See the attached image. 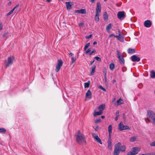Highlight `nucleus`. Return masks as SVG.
<instances>
[{
	"label": "nucleus",
	"instance_id": "ddd939ff",
	"mask_svg": "<svg viewBox=\"0 0 155 155\" xmlns=\"http://www.w3.org/2000/svg\"><path fill=\"white\" fill-rule=\"evenodd\" d=\"M111 138L110 137L109 138L108 140V146L107 147L109 149L111 150L112 149V145H111Z\"/></svg>",
	"mask_w": 155,
	"mask_h": 155
},
{
	"label": "nucleus",
	"instance_id": "603ef678",
	"mask_svg": "<svg viewBox=\"0 0 155 155\" xmlns=\"http://www.w3.org/2000/svg\"><path fill=\"white\" fill-rule=\"evenodd\" d=\"M69 54L71 55V56L72 57L73 56L74 54L70 52V53H69Z\"/></svg>",
	"mask_w": 155,
	"mask_h": 155
},
{
	"label": "nucleus",
	"instance_id": "e433bc0d",
	"mask_svg": "<svg viewBox=\"0 0 155 155\" xmlns=\"http://www.w3.org/2000/svg\"><path fill=\"white\" fill-rule=\"evenodd\" d=\"M101 121V120L100 118H98L96 120H95V123H97L100 122Z\"/></svg>",
	"mask_w": 155,
	"mask_h": 155
},
{
	"label": "nucleus",
	"instance_id": "37998d69",
	"mask_svg": "<svg viewBox=\"0 0 155 155\" xmlns=\"http://www.w3.org/2000/svg\"><path fill=\"white\" fill-rule=\"evenodd\" d=\"M92 36V34H90L89 35L87 36L86 37V38L87 39H89L90 38H91Z\"/></svg>",
	"mask_w": 155,
	"mask_h": 155
},
{
	"label": "nucleus",
	"instance_id": "412c9836",
	"mask_svg": "<svg viewBox=\"0 0 155 155\" xmlns=\"http://www.w3.org/2000/svg\"><path fill=\"white\" fill-rule=\"evenodd\" d=\"M76 12H78L79 13L85 14L86 12V11L84 9H81L80 10H77Z\"/></svg>",
	"mask_w": 155,
	"mask_h": 155
},
{
	"label": "nucleus",
	"instance_id": "f3484780",
	"mask_svg": "<svg viewBox=\"0 0 155 155\" xmlns=\"http://www.w3.org/2000/svg\"><path fill=\"white\" fill-rule=\"evenodd\" d=\"M137 136H134L130 138V142H134L137 140Z\"/></svg>",
	"mask_w": 155,
	"mask_h": 155
},
{
	"label": "nucleus",
	"instance_id": "0e129e2a",
	"mask_svg": "<svg viewBox=\"0 0 155 155\" xmlns=\"http://www.w3.org/2000/svg\"><path fill=\"white\" fill-rule=\"evenodd\" d=\"M115 100V98H114V99H113V101L114 102Z\"/></svg>",
	"mask_w": 155,
	"mask_h": 155
},
{
	"label": "nucleus",
	"instance_id": "052dcab7",
	"mask_svg": "<svg viewBox=\"0 0 155 155\" xmlns=\"http://www.w3.org/2000/svg\"><path fill=\"white\" fill-rule=\"evenodd\" d=\"M12 4V2H10L8 4V5H10Z\"/></svg>",
	"mask_w": 155,
	"mask_h": 155
},
{
	"label": "nucleus",
	"instance_id": "338daca9",
	"mask_svg": "<svg viewBox=\"0 0 155 155\" xmlns=\"http://www.w3.org/2000/svg\"><path fill=\"white\" fill-rule=\"evenodd\" d=\"M110 137V138H111V137H110V136H109V138Z\"/></svg>",
	"mask_w": 155,
	"mask_h": 155
},
{
	"label": "nucleus",
	"instance_id": "f704fd0d",
	"mask_svg": "<svg viewBox=\"0 0 155 155\" xmlns=\"http://www.w3.org/2000/svg\"><path fill=\"white\" fill-rule=\"evenodd\" d=\"M150 145L151 147L155 146V140L150 143Z\"/></svg>",
	"mask_w": 155,
	"mask_h": 155
},
{
	"label": "nucleus",
	"instance_id": "3c124183",
	"mask_svg": "<svg viewBox=\"0 0 155 155\" xmlns=\"http://www.w3.org/2000/svg\"><path fill=\"white\" fill-rule=\"evenodd\" d=\"M104 79L105 80V82L106 83L107 81V75H104Z\"/></svg>",
	"mask_w": 155,
	"mask_h": 155
},
{
	"label": "nucleus",
	"instance_id": "9b49d317",
	"mask_svg": "<svg viewBox=\"0 0 155 155\" xmlns=\"http://www.w3.org/2000/svg\"><path fill=\"white\" fill-rule=\"evenodd\" d=\"M144 24L146 27L149 28L151 26V23L150 21L147 20L145 21Z\"/></svg>",
	"mask_w": 155,
	"mask_h": 155
},
{
	"label": "nucleus",
	"instance_id": "6ab92c4d",
	"mask_svg": "<svg viewBox=\"0 0 155 155\" xmlns=\"http://www.w3.org/2000/svg\"><path fill=\"white\" fill-rule=\"evenodd\" d=\"M91 95L92 93L89 90H87V92L86 93L85 97L87 98L89 96H91Z\"/></svg>",
	"mask_w": 155,
	"mask_h": 155
},
{
	"label": "nucleus",
	"instance_id": "a18cd8bd",
	"mask_svg": "<svg viewBox=\"0 0 155 155\" xmlns=\"http://www.w3.org/2000/svg\"><path fill=\"white\" fill-rule=\"evenodd\" d=\"M3 29L2 25V23H0V31L2 30Z\"/></svg>",
	"mask_w": 155,
	"mask_h": 155
},
{
	"label": "nucleus",
	"instance_id": "5701e85b",
	"mask_svg": "<svg viewBox=\"0 0 155 155\" xmlns=\"http://www.w3.org/2000/svg\"><path fill=\"white\" fill-rule=\"evenodd\" d=\"M111 24L110 23L108 24L106 27V30L108 32H109L110 29L111 28Z\"/></svg>",
	"mask_w": 155,
	"mask_h": 155
},
{
	"label": "nucleus",
	"instance_id": "0eeeda50",
	"mask_svg": "<svg viewBox=\"0 0 155 155\" xmlns=\"http://www.w3.org/2000/svg\"><path fill=\"white\" fill-rule=\"evenodd\" d=\"M118 129L120 131H122L125 130H129V127L127 126L124 125L122 122H121L118 125Z\"/></svg>",
	"mask_w": 155,
	"mask_h": 155
},
{
	"label": "nucleus",
	"instance_id": "473e14b6",
	"mask_svg": "<svg viewBox=\"0 0 155 155\" xmlns=\"http://www.w3.org/2000/svg\"><path fill=\"white\" fill-rule=\"evenodd\" d=\"M90 45V44L89 43H87L86 45L85 46L84 48V50L86 51L87 48L89 47Z\"/></svg>",
	"mask_w": 155,
	"mask_h": 155
},
{
	"label": "nucleus",
	"instance_id": "4d7b16f0",
	"mask_svg": "<svg viewBox=\"0 0 155 155\" xmlns=\"http://www.w3.org/2000/svg\"><path fill=\"white\" fill-rule=\"evenodd\" d=\"M121 3L120 4H117V5L118 7H120L121 6Z\"/></svg>",
	"mask_w": 155,
	"mask_h": 155
},
{
	"label": "nucleus",
	"instance_id": "4be33fe9",
	"mask_svg": "<svg viewBox=\"0 0 155 155\" xmlns=\"http://www.w3.org/2000/svg\"><path fill=\"white\" fill-rule=\"evenodd\" d=\"M150 77L153 78H155V72L153 71H151L150 74Z\"/></svg>",
	"mask_w": 155,
	"mask_h": 155
},
{
	"label": "nucleus",
	"instance_id": "de8ad7c7",
	"mask_svg": "<svg viewBox=\"0 0 155 155\" xmlns=\"http://www.w3.org/2000/svg\"><path fill=\"white\" fill-rule=\"evenodd\" d=\"M84 25L83 23H81L79 24V26L80 27H82Z\"/></svg>",
	"mask_w": 155,
	"mask_h": 155
},
{
	"label": "nucleus",
	"instance_id": "79ce46f5",
	"mask_svg": "<svg viewBox=\"0 0 155 155\" xmlns=\"http://www.w3.org/2000/svg\"><path fill=\"white\" fill-rule=\"evenodd\" d=\"M96 51L95 50H92L89 54L90 55H91L93 53L95 52Z\"/></svg>",
	"mask_w": 155,
	"mask_h": 155
},
{
	"label": "nucleus",
	"instance_id": "680f3d73",
	"mask_svg": "<svg viewBox=\"0 0 155 155\" xmlns=\"http://www.w3.org/2000/svg\"><path fill=\"white\" fill-rule=\"evenodd\" d=\"M101 117L103 118V119H104V118L105 117L104 116H102Z\"/></svg>",
	"mask_w": 155,
	"mask_h": 155
},
{
	"label": "nucleus",
	"instance_id": "e2e57ef3",
	"mask_svg": "<svg viewBox=\"0 0 155 155\" xmlns=\"http://www.w3.org/2000/svg\"><path fill=\"white\" fill-rule=\"evenodd\" d=\"M46 0L48 2H50L51 1V0Z\"/></svg>",
	"mask_w": 155,
	"mask_h": 155
},
{
	"label": "nucleus",
	"instance_id": "aec40b11",
	"mask_svg": "<svg viewBox=\"0 0 155 155\" xmlns=\"http://www.w3.org/2000/svg\"><path fill=\"white\" fill-rule=\"evenodd\" d=\"M135 50L134 49L129 48L128 50V53L129 54H133L135 53Z\"/></svg>",
	"mask_w": 155,
	"mask_h": 155
},
{
	"label": "nucleus",
	"instance_id": "13d9d810",
	"mask_svg": "<svg viewBox=\"0 0 155 155\" xmlns=\"http://www.w3.org/2000/svg\"><path fill=\"white\" fill-rule=\"evenodd\" d=\"M97 44V42H96V41H94L93 43V45H95V44Z\"/></svg>",
	"mask_w": 155,
	"mask_h": 155
},
{
	"label": "nucleus",
	"instance_id": "a211bd4d",
	"mask_svg": "<svg viewBox=\"0 0 155 155\" xmlns=\"http://www.w3.org/2000/svg\"><path fill=\"white\" fill-rule=\"evenodd\" d=\"M119 59V61L121 64L124 65V60L123 56H121L118 58Z\"/></svg>",
	"mask_w": 155,
	"mask_h": 155
},
{
	"label": "nucleus",
	"instance_id": "49530a36",
	"mask_svg": "<svg viewBox=\"0 0 155 155\" xmlns=\"http://www.w3.org/2000/svg\"><path fill=\"white\" fill-rule=\"evenodd\" d=\"M91 51V50L90 48H89L88 49V50L86 51V53L87 54H88Z\"/></svg>",
	"mask_w": 155,
	"mask_h": 155
},
{
	"label": "nucleus",
	"instance_id": "8fccbe9b",
	"mask_svg": "<svg viewBox=\"0 0 155 155\" xmlns=\"http://www.w3.org/2000/svg\"><path fill=\"white\" fill-rule=\"evenodd\" d=\"M116 36V35H114V34H110L109 35V37L110 38L112 36H114V37H115V36Z\"/></svg>",
	"mask_w": 155,
	"mask_h": 155
},
{
	"label": "nucleus",
	"instance_id": "423d86ee",
	"mask_svg": "<svg viewBox=\"0 0 155 155\" xmlns=\"http://www.w3.org/2000/svg\"><path fill=\"white\" fill-rule=\"evenodd\" d=\"M140 150L139 148L138 147H133L131 152H128L127 155H135L137 154Z\"/></svg>",
	"mask_w": 155,
	"mask_h": 155
},
{
	"label": "nucleus",
	"instance_id": "9d476101",
	"mask_svg": "<svg viewBox=\"0 0 155 155\" xmlns=\"http://www.w3.org/2000/svg\"><path fill=\"white\" fill-rule=\"evenodd\" d=\"M92 136L94 138L95 140L99 143L101 144H102V142L100 138L98 137V136L97 135L95 134H94L92 133Z\"/></svg>",
	"mask_w": 155,
	"mask_h": 155
},
{
	"label": "nucleus",
	"instance_id": "c756f323",
	"mask_svg": "<svg viewBox=\"0 0 155 155\" xmlns=\"http://www.w3.org/2000/svg\"><path fill=\"white\" fill-rule=\"evenodd\" d=\"M108 17L106 12H105L104 14V18L105 20H107L108 18Z\"/></svg>",
	"mask_w": 155,
	"mask_h": 155
},
{
	"label": "nucleus",
	"instance_id": "c85d7f7f",
	"mask_svg": "<svg viewBox=\"0 0 155 155\" xmlns=\"http://www.w3.org/2000/svg\"><path fill=\"white\" fill-rule=\"evenodd\" d=\"M90 82V81H88L87 82L84 83V87L88 88L89 87Z\"/></svg>",
	"mask_w": 155,
	"mask_h": 155
},
{
	"label": "nucleus",
	"instance_id": "b1692460",
	"mask_svg": "<svg viewBox=\"0 0 155 155\" xmlns=\"http://www.w3.org/2000/svg\"><path fill=\"white\" fill-rule=\"evenodd\" d=\"M102 114V112L99 110L98 112H95L94 114V116H96Z\"/></svg>",
	"mask_w": 155,
	"mask_h": 155
},
{
	"label": "nucleus",
	"instance_id": "6e6552de",
	"mask_svg": "<svg viewBox=\"0 0 155 155\" xmlns=\"http://www.w3.org/2000/svg\"><path fill=\"white\" fill-rule=\"evenodd\" d=\"M63 62L62 60H58L57 64L56 66L55 71L58 72L63 65Z\"/></svg>",
	"mask_w": 155,
	"mask_h": 155
},
{
	"label": "nucleus",
	"instance_id": "f03ea898",
	"mask_svg": "<svg viewBox=\"0 0 155 155\" xmlns=\"http://www.w3.org/2000/svg\"><path fill=\"white\" fill-rule=\"evenodd\" d=\"M147 117L149 122L155 125V114L151 110L147 111Z\"/></svg>",
	"mask_w": 155,
	"mask_h": 155
},
{
	"label": "nucleus",
	"instance_id": "a19ab883",
	"mask_svg": "<svg viewBox=\"0 0 155 155\" xmlns=\"http://www.w3.org/2000/svg\"><path fill=\"white\" fill-rule=\"evenodd\" d=\"M96 60L98 61H101V59L100 58L98 57H95L94 58Z\"/></svg>",
	"mask_w": 155,
	"mask_h": 155
},
{
	"label": "nucleus",
	"instance_id": "f8f14e48",
	"mask_svg": "<svg viewBox=\"0 0 155 155\" xmlns=\"http://www.w3.org/2000/svg\"><path fill=\"white\" fill-rule=\"evenodd\" d=\"M131 59L133 61H139L140 59L139 58L137 57V56L134 55L131 57Z\"/></svg>",
	"mask_w": 155,
	"mask_h": 155
},
{
	"label": "nucleus",
	"instance_id": "20e7f679",
	"mask_svg": "<svg viewBox=\"0 0 155 155\" xmlns=\"http://www.w3.org/2000/svg\"><path fill=\"white\" fill-rule=\"evenodd\" d=\"M101 4L99 2H98L97 4L96 8L95 15V20L97 21H99V16L101 12Z\"/></svg>",
	"mask_w": 155,
	"mask_h": 155
},
{
	"label": "nucleus",
	"instance_id": "39448f33",
	"mask_svg": "<svg viewBox=\"0 0 155 155\" xmlns=\"http://www.w3.org/2000/svg\"><path fill=\"white\" fill-rule=\"evenodd\" d=\"M14 59L15 58L14 56H12L9 57L7 60L5 61V66L6 67H8L11 65L13 64Z\"/></svg>",
	"mask_w": 155,
	"mask_h": 155
},
{
	"label": "nucleus",
	"instance_id": "774afa93",
	"mask_svg": "<svg viewBox=\"0 0 155 155\" xmlns=\"http://www.w3.org/2000/svg\"><path fill=\"white\" fill-rule=\"evenodd\" d=\"M91 98V97H89V98L90 99Z\"/></svg>",
	"mask_w": 155,
	"mask_h": 155
},
{
	"label": "nucleus",
	"instance_id": "bf43d9fd",
	"mask_svg": "<svg viewBox=\"0 0 155 155\" xmlns=\"http://www.w3.org/2000/svg\"><path fill=\"white\" fill-rule=\"evenodd\" d=\"M95 0H91V2L92 3H94L95 1Z\"/></svg>",
	"mask_w": 155,
	"mask_h": 155
},
{
	"label": "nucleus",
	"instance_id": "2eb2a0df",
	"mask_svg": "<svg viewBox=\"0 0 155 155\" xmlns=\"http://www.w3.org/2000/svg\"><path fill=\"white\" fill-rule=\"evenodd\" d=\"M72 4V2H66V5L67 9L70 10L71 9Z\"/></svg>",
	"mask_w": 155,
	"mask_h": 155
},
{
	"label": "nucleus",
	"instance_id": "69168bd1",
	"mask_svg": "<svg viewBox=\"0 0 155 155\" xmlns=\"http://www.w3.org/2000/svg\"><path fill=\"white\" fill-rule=\"evenodd\" d=\"M94 61H93V62H92V63H91V64H92L93 63Z\"/></svg>",
	"mask_w": 155,
	"mask_h": 155
},
{
	"label": "nucleus",
	"instance_id": "72a5a7b5",
	"mask_svg": "<svg viewBox=\"0 0 155 155\" xmlns=\"http://www.w3.org/2000/svg\"><path fill=\"white\" fill-rule=\"evenodd\" d=\"M15 10V8H14L13 9H12L8 13L7 15L8 16V15H10L11 14L13 13V11H14Z\"/></svg>",
	"mask_w": 155,
	"mask_h": 155
},
{
	"label": "nucleus",
	"instance_id": "c9c22d12",
	"mask_svg": "<svg viewBox=\"0 0 155 155\" xmlns=\"http://www.w3.org/2000/svg\"><path fill=\"white\" fill-rule=\"evenodd\" d=\"M103 72L104 73V75H107V69L106 68H104L103 69Z\"/></svg>",
	"mask_w": 155,
	"mask_h": 155
},
{
	"label": "nucleus",
	"instance_id": "393cba45",
	"mask_svg": "<svg viewBox=\"0 0 155 155\" xmlns=\"http://www.w3.org/2000/svg\"><path fill=\"white\" fill-rule=\"evenodd\" d=\"M112 126L111 125H110L108 127V131L109 134V136L110 135V134L112 132Z\"/></svg>",
	"mask_w": 155,
	"mask_h": 155
},
{
	"label": "nucleus",
	"instance_id": "7ed1b4c3",
	"mask_svg": "<svg viewBox=\"0 0 155 155\" xmlns=\"http://www.w3.org/2000/svg\"><path fill=\"white\" fill-rule=\"evenodd\" d=\"M76 140L79 144H85L86 141L84 135L81 133L80 131H78V134L76 135Z\"/></svg>",
	"mask_w": 155,
	"mask_h": 155
},
{
	"label": "nucleus",
	"instance_id": "a878e982",
	"mask_svg": "<svg viewBox=\"0 0 155 155\" xmlns=\"http://www.w3.org/2000/svg\"><path fill=\"white\" fill-rule=\"evenodd\" d=\"M123 101L120 98L119 100H118L117 101V106H119L123 104Z\"/></svg>",
	"mask_w": 155,
	"mask_h": 155
},
{
	"label": "nucleus",
	"instance_id": "09e8293b",
	"mask_svg": "<svg viewBox=\"0 0 155 155\" xmlns=\"http://www.w3.org/2000/svg\"><path fill=\"white\" fill-rule=\"evenodd\" d=\"M99 127L98 126H97L95 128H94L95 131H97L98 130Z\"/></svg>",
	"mask_w": 155,
	"mask_h": 155
},
{
	"label": "nucleus",
	"instance_id": "2f4dec72",
	"mask_svg": "<svg viewBox=\"0 0 155 155\" xmlns=\"http://www.w3.org/2000/svg\"><path fill=\"white\" fill-rule=\"evenodd\" d=\"M119 116V112L118 111H117L116 114V117L115 118V120L116 121H117L118 120V118Z\"/></svg>",
	"mask_w": 155,
	"mask_h": 155
},
{
	"label": "nucleus",
	"instance_id": "ea45409f",
	"mask_svg": "<svg viewBox=\"0 0 155 155\" xmlns=\"http://www.w3.org/2000/svg\"><path fill=\"white\" fill-rule=\"evenodd\" d=\"M120 51H119L117 50V55L118 56V58H120L122 56H120Z\"/></svg>",
	"mask_w": 155,
	"mask_h": 155
},
{
	"label": "nucleus",
	"instance_id": "bb28decb",
	"mask_svg": "<svg viewBox=\"0 0 155 155\" xmlns=\"http://www.w3.org/2000/svg\"><path fill=\"white\" fill-rule=\"evenodd\" d=\"M115 68V65L114 63H111L110 64V69L113 70L114 68Z\"/></svg>",
	"mask_w": 155,
	"mask_h": 155
},
{
	"label": "nucleus",
	"instance_id": "58836bf2",
	"mask_svg": "<svg viewBox=\"0 0 155 155\" xmlns=\"http://www.w3.org/2000/svg\"><path fill=\"white\" fill-rule=\"evenodd\" d=\"M72 63H73L75 61L76 59L73 56L71 58Z\"/></svg>",
	"mask_w": 155,
	"mask_h": 155
},
{
	"label": "nucleus",
	"instance_id": "c03bdc74",
	"mask_svg": "<svg viewBox=\"0 0 155 155\" xmlns=\"http://www.w3.org/2000/svg\"><path fill=\"white\" fill-rule=\"evenodd\" d=\"M144 155H153V153H149L144 154Z\"/></svg>",
	"mask_w": 155,
	"mask_h": 155
},
{
	"label": "nucleus",
	"instance_id": "6e6d98bb",
	"mask_svg": "<svg viewBox=\"0 0 155 155\" xmlns=\"http://www.w3.org/2000/svg\"><path fill=\"white\" fill-rule=\"evenodd\" d=\"M19 4H18L15 7H14V8H15V9L16 8H17V7H18L19 6Z\"/></svg>",
	"mask_w": 155,
	"mask_h": 155
},
{
	"label": "nucleus",
	"instance_id": "dca6fc26",
	"mask_svg": "<svg viewBox=\"0 0 155 155\" xmlns=\"http://www.w3.org/2000/svg\"><path fill=\"white\" fill-rule=\"evenodd\" d=\"M105 108V104H103L99 106L98 107V109L99 110V111L102 112V111Z\"/></svg>",
	"mask_w": 155,
	"mask_h": 155
},
{
	"label": "nucleus",
	"instance_id": "f257e3e1",
	"mask_svg": "<svg viewBox=\"0 0 155 155\" xmlns=\"http://www.w3.org/2000/svg\"><path fill=\"white\" fill-rule=\"evenodd\" d=\"M126 149L125 146H121V143L118 142L114 145L113 154L114 155H118L120 151L124 152L125 151Z\"/></svg>",
	"mask_w": 155,
	"mask_h": 155
},
{
	"label": "nucleus",
	"instance_id": "1a4fd4ad",
	"mask_svg": "<svg viewBox=\"0 0 155 155\" xmlns=\"http://www.w3.org/2000/svg\"><path fill=\"white\" fill-rule=\"evenodd\" d=\"M118 18L120 20H123L125 17V12L124 11L119 12L117 14Z\"/></svg>",
	"mask_w": 155,
	"mask_h": 155
},
{
	"label": "nucleus",
	"instance_id": "5fc2aeb1",
	"mask_svg": "<svg viewBox=\"0 0 155 155\" xmlns=\"http://www.w3.org/2000/svg\"><path fill=\"white\" fill-rule=\"evenodd\" d=\"M118 32L119 33V35H121V32L120 31V30H118Z\"/></svg>",
	"mask_w": 155,
	"mask_h": 155
},
{
	"label": "nucleus",
	"instance_id": "4c0bfd02",
	"mask_svg": "<svg viewBox=\"0 0 155 155\" xmlns=\"http://www.w3.org/2000/svg\"><path fill=\"white\" fill-rule=\"evenodd\" d=\"M99 88L105 92L106 91V90L105 88H103V87L101 86H99Z\"/></svg>",
	"mask_w": 155,
	"mask_h": 155
},
{
	"label": "nucleus",
	"instance_id": "4468645a",
	"mask_svg": "<svg viewBox=\"0 0 155 155\" xmlns=\"http://www.w3.org/2000/svg\"><path fill=\"white\" fill-rule=\"evenodd\" d=\"M115 37L117 39L121 42H123L124 41V37L121 35H116L115 36Z\"/></svg>",
	"mask_w": 155,
	"mask_h": 155
},
{
	"label": "nucleus",
	"instance_id": "7c9ffc66",
	"mask_svg": "<svg viewBox=\"0 0 155 155\" xmlns=\"http://www.w3.org/2000/svg\"><path fill=\"white\" fill-rule=\"evenodd\" d=\"M6 130L5 128H0V133H5L6 132Z\"/></svg>",
	"mask_w": 155,
	"mask_h": 155
},
{
	"label": "nucleus",
	"instance_id": "864d4df0",
	"mask_svg": "<svg viewBox=\"0 0 155 155\" xmlns=\"http://www.w3.org/2000/svg\"><path fill=\"white\" fill-rule=\"evenodd\" d=\"M8 33H5L4 35H3V37H5L6 35L8 34Z\"/></svg>",
	"mask_w": 155,
	"mask_h": 155
},
{
	"label": "nucleus",
	"instance_id": "cd10ccee",
	"mask_svg": "<svg viewBox=\"0 0 155 155\" xmlns=\"http://www.w3.org/2000/svg\"><path fill=\"white\" fill-rule=\"evenodd\" d=\"M95 68H96L95 66H94L92 67V69L91 70V73H90L91 74L93 75L94 74V73L95 72Z\"/></svg>",
	"mask_w": 155,
	"mask_h": 155
}]
</instances>
